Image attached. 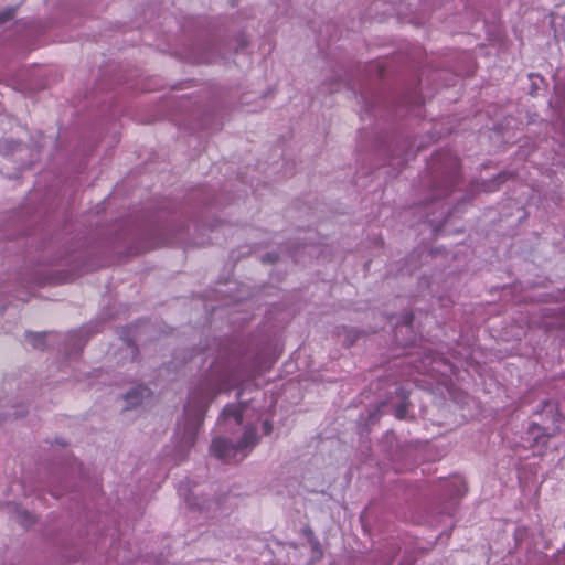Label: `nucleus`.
Wrapping results in <instances>:
<instances>
[{"instance_id": "obj_1", "label": "nucleus", "mask_w": 565, "mask_h": 565, "mask_svg": "<svg viewBox=\"0 0 565 565\" xmlns=\"http://www.w3.org/2000/svg\"><path fill=\"white\" fill-rule=\"evenodd\" d=\"M258 439L254 427H246L242 438L237 444H233L225 438H215L212 441L213 455L225 461H241L248 451L256 446Z\"/></svg>"}, {"instance_id": "obj_2", "label": "nucleus", "mask_w": 565, "mask_h": 565, "mask_svg": "<svg viewBox=\"0 0 565 565\" xmlns=\"http://www.w3.org/2000/svg\"><path fill=\"white\" fill-rule=\"evenodd\" d=\"M243 419L242 407L238 405H230L226 406L221 415V420L224 422L226 426L232 424L239 425Z\"/></svg>"}, {"instance_id": "obj_3", "label": "nucleus", "mask_w": 565, "mask_h": 565, "mask_svg": "<svg viewBox=\"0 0 565 565\" xmlns=\"http://www.w3.org/2000/svg\"><path fill=\"white\" fill-rule=\"evenodd\" d=\"M150 395V391L145 386H138L130 392H128L125 396L127 401V405L129 407H135L142 403L145 397Z\"/></svg>"}, {"instance_id": "obj_4", "label": "nucleus", "mask_w": 565, "mask_h": 565, "mask_svg": "<svg viewBox=\"0 0 565 565\" xmlns=\"http://www.w3.org/2000/svg\"><path fill=\"white\" fill-rule=\"evenodd\" d=\"M200 424V418L196 416L194 419L190 420L188 426L184 428L183 433V441L185 445H193L194 436L196 434L198 427Z\"/></svg>"}, {"instance_id": "obj_5", "label": "nucleus", "mask_w": 565, "mask_h": 565, "mask_svg": "<svg viewBox=\"0 0 565 565\" xmlns=\"http://www.w3.org/2000/svg\"><path fill=\"white\" fill-rule=\"evenodd\" d=\"M28 337H29L30 341L32 342V344L36 348H40L41 342L44 338V335L40 334V333H30Z\"/></svg>"}, {"instance_id": "obj_6", "label": "nucleus", "mask_w": 565, "mask_h": 565, "mask_svg": "<svg viewBox=\"0 0 565 565\" xmlns=\"http://www.w3.org/2000/svg\"><path fill=\"white\" fill-rule=\"evenodd\" d=\"M13 13L14 12L12 9L6 10L4 12L0 13V24L11 19L13 17Z\"/></svg>"}, {"instance_id": "obj_7", "label": "nucleus", "mask_w": 565, "mask_h": 565, "mask_svg": "<svg viewBox=\"0 0 565 565\" xmlns=\"http://www.w3.org/2000/svg\"><path fill=\"white\" fill-rule=\"evenodd\" d=\"M263 429H264V433H265L266 435H268V434H270V433H271V430H273V425H271L268 420H265V422L263 423Z\"/></svg>"}, {"instance_id": "obj_8", "label": "nucleus", "mask_w": 565, "mask_h": 565, "mask_svg": "<svg viewBox=\"0 0 565 565\" xmlns=\"http://www.w3.org/2000/svg\"><path fill=\"white\" fill-rule=\"evenodd\" d=\"M231 388H232L231 385H220V386H217L216 391L223 392V391H230Z\"/></svg>"}, {"instance_id": "obj_9", "label": "nucleus", "mask_w": 565, "mask_h": 565, "mask_svg": "<svg viewBox=\"0 0 565 565\" xmlns=\"http://www.w3.org/2000/svg\"><path fill=\"white\" fill-rule=\"evenodd\" d=\"M186 502L190 507H195L196 503L192 502L189 498H186Z\"/></svg>"}]
</instances>
